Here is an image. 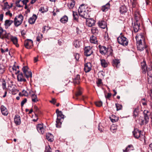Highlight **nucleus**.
Wrapping results in <instances>:
<instances>
[{
  "label": "nucleus",
  "instance_id": "nucleus-1",
  "mask_svg": "<svg viewBox=\"0 0 152 152\" xmlns=\"http://www.w3.org/2000/svg\"><path fill=\"white\" fill-rule=\"evenodd\" d=\"M134 18L135 20L134 24H133V28L134 31L135 32H137L139 29L140 26V21L141 20L140 15L138 13L137 14H134Z\"/></svg>",
  "mask_w": 152,
  "mask_h": 152
},
{
  "label": "nucleus",
  "instance_id": "nucleus-2",
  "mask_svg": "<svg viewBox=\"0 0 152 152\" xmlns=\"http://www.w3.org/2000/svg\"><path fill=\"white\" fill-rule=\"evenodd\" d=\"M57 118L56 120V126L57 128H60L61 127L62 120L64 119V115L63 114L61 111H59L58 109L56 110Z\"/></svg>",
  "mask_w": 152,
  "mask_h": 152
},
{
  "label": "nucleus",
  "instance_id": "nucleus-3",
  "mask_svg": "<svg viewBox=\"0 0 152 152\" xmlns=\"http://www.w3.org/2000/svg\"><path fill=\"white\" fill-rule=\"evenodd\" d=\"M118 42L123 46H126L128 45V39L124 36L121 35L117 38Z\"/></svg>",
  "mask_w": 152,
  "mask_h": 152
},
{
  "label": "nucleus",
  "instance_id": "nucleus-4",
  "mask_svg": "<svg viewBox=\"0 0 152 152\" xmlns=\"http://www.w3.org/2000/svg\"><path fill=\"white\" fill-rule=\"evenodd\" d=\"M23 17L21 14L19 15L16 16L14 18L13 22L16 27H18L22 23L23 20Z\"/></svg>",
  "mask_w": 152,
  "mask_h": 152
},
{
  "label": "nucleus",
  "instance_id": "nucleus-5",
  "mask_svg": "<svg viewBox=\"0 0 152 152\" xmlns=\"http://www.w3.org/2000/svg\"><path fill=\"white\" fill-rule=\"evenodd\" d=\"M149 111L147 110H145L143 113L144 115V119L142 120L140 123L141 125H143L147 124L149 121V117L148 115Z\"/></svg>",
  "mask_w": 152,
  "mask_h": 152
},
{
  "label": "nucleus",
  "instance_id": "nucleus-6",
  "mask_svg": "<svg viewBox=\"0 0 152 152\" xmlns=\"http://www.w3.org/2000/svg\"><path fill=\"white\" fill-rule=\"evenodd\" d=\"M141 132V131L137 129H135L132 132L133 135L135 138L138 139L140 137L144 139L145 136Z\"/></svg>",
  "mask_w": 152,
  "mask_h": 152
},
{
  "label": "nucleus",
  "instance_id": "nucleus-7",
  "mask_svg": "<svg viewBox=\"0 0 152 152\" xmlns=\"http://www.w3.org/2000/svg\"><path fill=\"white\" fill-rule=\"evenodd\" d=\"M9 34H7L6 31L4 30L1 27H0V38L2 39L4 38L9 39Z\"/></svg>",
  "mask_w": 152,
  "mask_h": 152
},
{
  "label": "nucleus",
  "instance_id": "nucleus-8",
  "mask_svg": "<svg viewBox=\"0 0 152 152\" xmlns=\"http://www.w3.org/2000/svg\"><path fill=\"white\" fill-rule=\"evenodd\" d=\"M137 49L140 51L143 50L146 48L147 46L145 44V42L137 43Z\"/></svg>",
  "mask_w": 152,
  "mask_h": 152
},
{
  "label": "nucleus",
  "instance_id": "nucleus-9",
  "mask_svg": "<svg viewBox=\"0 0 152 152\" xmlns=\"http://www.w3.org/2000/svg\"><path fill=\"white\" fill-rule=\"evenodd\" d=\"M136 39L137 43L145 42V38L144 36V34L141 33L137 34L136 36Z\"/></svg>",
  "mask_w": 152,
  "mask_h": 152
},
{
  "label": "nucleus",
  "instance_id": "nucleus-10",
  "mask_svg": "<svg viewBox=\"0 0 152 152\" xmlns=\"http://www.w3.org/2000/svg\"><path fill=\"white\" fill-rule=\"evenodd\" d=\"M24 45L26 48L30 49L33 46V41L31 39H26L24 41Z\"/></svg>",
  "mask_w": 152,
  "mask_h": 152
},
{
  "label": "nucleus",
  "instance_id": "nucleus-11",
  "mask_svg": "<svg viewBox=\"0 0 152 152\" xmlns=\"http://www.w3.org/2000/svg\"><path fill=\"white\" fill-rule=\"evenodd\" d=\"M8 89L10 93L12 94H15L18 92V91L16 88V86L15 85H12L9 86Z\"/></svg>",
  "mask_w": 152,
  "mask_h": 152
},
{
  "label": "nucleus",
  "instance_id": "nucleus-12",
  "mask_svg": "<svg viewBox=\"0 0 152 152\" xmlns=\"http://www.w3.org/2000/svg\"><path fill=\"white\" fill-rule=\"evenodd\" d=\"M93 53L91 47H86L85 48V54L87 56H90Z\"/></svg>",
  "mask_w": 152,
  "mask_h": 152
},
{
  "label": "nucleus",
  "instance_id": "nucleus-13",
  "mask_svg": "<svg viewBox=\"0 0 152 152\" xmlns=\"http://www.w3.org/2000/svg\"><path fill=\"white\" fill-rule=\"evenodd\" d=\"M38 132L40 134H43L45 131L43 124H39L36 126Z\"/></svg>",
  "mask_w": 152,
  "mask_h": 152
},
{
  "label": "nucleus",
  "instance_id": "nucleus-14",
  "mask_svg": "<svg viewBox=\"0 0 152 152\" xmlns=\"http://www.w3.org/2000/svg\"><path fill=\"white\" fill-rule=\"evenodd\" d=\"M91 64L90 62L86 63L84 65V70L85 72H89L91 69Z\"/></svg>",
  "mask_w": 152,
  "mask_h": 152
},
{
  "label": "nucleus",
  "instance_id": "nucleus-15",
  "mask_svg": "<svg viewBox=\"0 0 152 152\" xmlns=\"http://www.w3.org/2000/svg\"><path fill=\"white\" fill-rule=\"evenodd\" d=\"M86 22L88 26L91 27L94 25L95 21L92 19L88 18L86 20Z\"/></svg>",
  "mask_w": 152,
  "mask_h": 152
},
{
  "label": "nucleus",
  "instance_id": "nucleus-16",
  "mask_svg": "<svg viewBox=\"0 0 152 152\" xmlns=\"http://www.w3.org/2000/svg\"><path fill=\"white\" fill-rule=\"evenodd\" d=\"M1 113L4 115L6 116L8 113L7 108L4 106L2 105L1 107Z\"/></svg>",
  "mask_w": 152,
  "mask_h": 152
},
{
  "label": "nucleus",
  "instance_id": "nucleus-17",
  "mask_svg": "<svg viewBox=\"0 0 152 152\" xmlns=\"http://www.w3.org/2000/svg\"><path fill=\"white\" fill-rule=\"evenodd\" d=\"M18 81L19 82H25L26 81V79L24 78L23 74L21 73L19 74L17 76Z\"/></svg>",
  "mask_w": 152,
  "mask_h": 152
},
{
  "label": "nucleus",
  "instance_id": "nucleus-18",
  "mask_svg": "<svg viewBox=\"0 0 152 152\" xmlns=\"http://www.w3.org/2000/svg\"><path fill=\"white\" fill-rule=\"evenodd\" d=\"M98 24L99 27L102 28H105L107 27L106 23L104 20L99 21Z\"/></svg>",
  "mask_w": 152,
  "mask_h": 152
},
{
  "label": "nucleus",
  "instance_id": "nucleus-19",
  "mask_svg": "<svg viewBox=\"0 0 152 152\" xmlns=\"http://www.w3.org/2000/svg\"><path fill=\"white\" fill-rule=\"evenodd\" d=\"M88 10H86L85 12L80 13L79 15L82 17L87 19L90 17V15L88 14Z\"/></svg>",
  "mask_w": 152,
  "mask_h": 152
},
{
  "label": "nucleus",
  "instance_id": "nucleus-20",
  "mask_svg": "<svg viewBox=\"0 0 152 152\" xmlns=\"http://www.w3.org/2000/svg\"><path fill=\"white\" fill-rule=\"evenodd\" d=\"M108 49L105 47L101 46L99 48V51L102 54H105L107 53Z\"/></svg>",
  "mask_w": 152,
  "mask_h": 152
},
{
  "label": "nucleus",
  "instance_id": "nucleus-21",
  "mask_svg": "<svg viewBox=\"0 0 152 152\" xmlns=\"http://www.w3.org/2000/svg\"><path fill=\"white\" fill-rule=\"evenodd\" d=\"M37 18V16L35 14H34L33 15L29 18L28 20V22L31 24H34Z\"/></svg>",
  "mask_w": 152,
  "mask_h": 152
},
{
  "label": "nucleus",
  "instance_id": "nucleus-22",
  "mask_svg": "<svg viewBox=\"0 0 152 152\" xmlns=\"http://www.w3.org/2000/svg\"><path fill=\"white\" fill-rule=\"evenodd\" d=\"M14 122L16 124L18 125L20 124L21 123L20 116L17 114L15 115L14 118Z\"/></svg>",
  "mask_w": 152,
  "mask_h": 152
},
{
  "label": "nucleus",
  "instance_id": "nucleus-23",
  "mask_svg": "<svg viewBox=\"0 0 152 152\" xmlns=\"http://www.w3.org/2000/svg\"><path fill=\"white\" fill-rule=\"evenodd\" d=\"M73 45L76 48L80 47L81 45V42L78 39L75 40L73 42Z\"/></svg>",
  "mask_w": 152,
  "mask_h": 152
},
{
  "label": "nucleus",
  "instance_id": "nucleus-24",
  "mask_svg": "<svg viewBox=\"0 0 152 152\" xmlns=\"http://www.w3.org/2000/svg\"><path fill=\"white\" fill-rule=\"evenodd\" d=\"M13 44L15 45L16 47H18L19 46L18 44V39L16 37L12 36L10 38Z\"/></svg>",
  "mask_w": 152,
  "mask_h": 152
},
{
  "label": "nucleus",
  "instance_id": "nucleus-25",
  "mask_svg": "<svg viewBox=\"0 0 152 152\" xmlns=\"http://www.w3.org/2000/svg\"><path fill=\"white\" fill-rule=\"evenodd\" d=\"M86 10L84 5L82 4L79 7L78 11L79 14H80V13L85 12Z\"/></svg>",
  "mask_w": 152,
  "mask_h": 152
},
{
  "label": "nucleus",
  "instance_id": "nucleus-26",
  "mask_svg": "<svg viewBox=\"0 0 152 152\" xmlns=\"http://www.w3.org/2000/svg\"><path fill=\"white\" fill-rule=\"evenodd\" d=\"M0 86H1L4 90L6 89V81L3 79H0Z\"/></svg>",
  "mask_w": 152,
  "mask_h": 152
},
{
  "label": "nucleus",
  "instance_id": "nucleus-27",
  "mask_svg": "<svg viewBox=\"0 0 152 152\" xmlns=\"http://www.w3.org/2000/svg\"><path fill=\"white\" fill-rule=\"evenodd\" d=\"M151 72H152V69L148 71V82L150 84L152 83V76L151 74Z\"/></svg>",
  "mask_w": 152,
  "mask_h": 152
},
{
  "label": "nucleus",
  "instance_id": "nucleus-28",
  "mask_svg": "<svg viewBox=\"0 0 152 152\" xmlns=\"http://www.w3.org/2000/svg\"><path fill=\"white\" fill-rule=\"evenodd\" d=\"M47 139L50 142H52L53 140V136L50 133H48L46 134Z\"/></svg>",
  "mask_w": 152,
  "mask_h": 152
},
{
  "label": "nucleus",
  "instance_id": "nucleus-29",
  "mask_svg": "<svg viewBox=\"0 0 152 152\" xmlns=\"http://www.w3.org/2000/svg\"><path fill=\"white\" fill-rule=\"evenodd\" d=\"M119 60L117 59L114 60L113 61V65L114 67H118L120 65Z\"/></svg>",
  "mask_w": 152,
  "mask_h": 152
},
{
  "label": "nucleus",
  "instance_id": "nucleus-30",
  "mask_svg": "<svg viewBox=\"0 0 152 152\" xmlns=\"http://www.w3.org/2000/svg\"><path fill=\"white\" fill-rule=\"evenodd\" d=\"M134 149V147L132 145H129L125 150H123V152H128Z\"/></svg>",
  "mask_w": 152,
  "mask_h": 152
},
{
  "label": "nucleus",
  "instance_id": "nucleus-31",
  "mask_svg": "<svg viewBox=\"0 0 152 152\" xmlns=\"http://www.w3.org/2000/svg\"><path fill=\"white\" fill-rule=\"evenodd\" d=\"M110 4L108 3H107L105 5H104L102 7V10L103 12H105L107 11L108 9L110 8Z\"/></svg>",
  "mask_w": 152,
  "mask_h": 152
},
{
  "label": "nucleus",
  "instance_id": "nucleus-32",
  "mask_svg": "<svg viewBox=\"0 0 152 152\" xmlns=\"http://www.w3.org/2000/svg\"><path fill=\"white\" fill-rule=\"evenodd\" d=\"M90 41L92 43L96 44L97 42V39L96 37L92 35L90 38Z\"/></svg>",
  "mask_w": 152,
  "mask_h": 152
},
{
  "label": "nucleus",
  "instance_id": "nucleus-33",
  "mask_svg": "<svg viewBox=\"0 0 152 152\" xmlns=\"http://www.w3.org/2000/svg\"><path fill=\"white\" fill-rule=\"evenodd\" d=\"M68 20V17L66 15H64L62 17L60 20L61 22L63 23H66Z\"/></svg>",
  "mask_w": 152,
  "mask_h": 152
},
{
  "label": "nucleus",
  "instance_id": "nucleus-34",
  "mask_svg": "<svg viewBox=\"0 0 152 152\" xmlns=\"http://www.w3.org/2000/svg\"><path fill=\"white\" fill-rule=\"evenodd\" d=\"M80 76L79 75H77L76 77L74 80V83L75 84H78L80 83Z\"/></svg>",
  "mask_w": 152,
  "mask_h": 152
},
{
  "label": "nucleus",
  "instance_id": "nucleus-35",
  "mask_svg": "<svg viewBox=\"0 0 152 152\" xmlns=\"http://www.w3.org/2000/svg\"><path fill=\"white\" fill-rule=\"evenodd\" d=\"M75 5V1L74 0H72L71 2H69L67 6L69 9H72L74 7Z\"/></svg>",
  "mask_w": 152,
  "mask_h": 152
},
{
  "label": "nucleus",
  "instance_id": "nucleus-36",
  "mask_svg": "<svg viewBox=\"0 0 152 152\" xmlns=\"http://www.w3.org/2000/svg\"><path fill=\"white\" fill-rule=\"evenodd\" d=\"M100 60L101 65L103 67H106L107 66V63L105 60L104 59H101Z\"/></svg>",
  "mask_w": 152,
  "mask_h": 152
},
{
  "label": "nucleus",
  "instance_id": "nucleus-37",
  "mask_svg": "<svg viewBox=\"0 0 152 152\" xmlns=\"http://www.w3.org/2000/svg\"><path fill=\"white\" fill-rule=\"evenodd\" d=\"M127 9L126 7L124 5L122 6L120 8V12L121 14L126 12Z\"/></svg>",
  "mask_w": 152,
  "mask_h": 152
},
{
  "label": "nucleus",
  "instance_id": "nucleus-38",
  "mask_svg": "<svg viewBox=\"0 0 152 152\" xmlns=\"http://www.w3.org/2000/svg\"><path fill=\"white\" fill-rule=\"evenodd\" d=\"M48 10V9L47 7L46 6L45 7H41L39 9V10L42 13L47 12Z\"/></svg>",
  "mask_w": 152,
  "mask_h": 152
},
{
  "label": "nucleus",
  "instance_id": "nucleus-39",
  "mask_svg": "<svg viewBox=\"0 0 152 152\" xmlns=\"http://www.w3.org/2000/svg\"><path fill=\"white\" fill-rule=\"evenodd\" d=\"M32 101L34 102H36L38 101L37 96L34 94H32L31 96Z\"/></svg>",
  "mask_w": 152,
  "mask_h": 152
},
{
  "label": "nucleus",
  "instance_id": "nucleus-40",
  "mask_svg": "<svg viewBox=\"0 0 152 152\" xmlns=\"http://www.w3.org/2000/svg\"><path fill=\"white\" fill-rule=\"evenodd\" d=\"M26 78H28L29 77L31 78L32 77L31 72L30 71H28L26 72L23 73Z\"/></svg>",
  "mask_w": 152,
  "mask_h": 152
},
{
  "label": "nucleus",
  "instance_id": "nucleus-41",
  "mask_svg": "<svg viewBox=\"0 0 152 152\" xmlns=\"http://www.w3.org/2000/svg\"><path fill=\"white\" fill-rule=\"evenodd\" d=\"M77 91L76 93L75 96L77 97L78 96L82 94L81 91L82 88L79 86L77 88Z\"/></svg>",
  "mask_w": 152,
  "mask_h": 152
},
{
  "label": "nucleus",
  "instance_id": "nucleus-42",
  "mask_svg": "<svg viewBox=\"0 0 152 152\" xmlns=\"http://www.w3.org/2000/svg\"><path fill=\"white\" fill-rule=\"evenodd\" d=\"M141 66L143 71H145L146 70L148 71L146 66V63L145 62L143 61V62L141 63Z\"/></svg>",
  "mask_w": 152,
  "mask_h": 152
},
{
  "label": "nucleus",
  "instance_id": "nucleus-43",
  "mask_svg": "<svg viewBox=\"0 0 152 152\" xmlns=\"http://www.w3.org/2000/svg\"><path fill=\"white\" fill-rule=\"evenodd\" d=\"M91 32L92 34L96 35L97 34L98 31L96 28L93 27L91 29Z\"/></svg>",
  "mask_w": 152,
  "mask_h": 152
},
{
  "label": "nucleus",
  "instance_id": "nucleus-44",
  "mask_svg": "<svg viewBox=\"0 0 152 152\" xmlns=\"http://www.w3.org/2000/svg\"><path fill=\"white\" fill-rule=\"evenodd\" d=\"M13 22V20H7L5 22V25L6 26H9Z\"/></svg>",
  "mask_w": 152,
  "mask_h": 152
},
{
  "label": "nucleus",
  "instance_id": "nucleus-45",
  "mask_svg": "<svg viewBox=\"0 0 152 152\" xmlns=\"http://www.w3.org/2000/svg\"><path fill=\"white\" fill-rule=\"evenodd\" d=\"M112 117H110V118L112 122H115L118 121V119L117 117H116L115 115H112Z\"/></svg>",
  "mask_w": 152,
  "mask_h": 152
},
{
  "label": "nucleus",
  "instance_id": "nucleus-46",
  "mask_svg": "<svg viewBox=\"0 0 152 152\" xmlns=\"http://www.w3.org/2000/svg\"><path fill=\"white\" fill-rule=\"evenodd\" d=\"M12 69L14 73L15 74L18 73L20 72L19 70H17L16 66L15 65H13V67H12Z\"/></svg>",
  "mask_w": 152,
  "mask_h": 152
},
{
  "label": "nucleus",
  "instance_id": "nucleus-47",
  "mask_svg": "<svg viewBox=\"0 0 152 152\" xmlns=\"http://www.w3.org/2000/svg\"><path fill=\"white\" fill-rule=\"evenodd\" d=\"M73 16L74 20H78V16L76 12L73 11Z\"/></svg>",
  "mask_w": 152,
  "mask_h": 152
},
{
  "label": "nucleus",
  "instance_id": "nucleus-48",
  "mask_svg": "<svg viewBox=\"0 0 152 152\" xmlns=\"http://www.w3.org/2000/svg\"><path fill=\"white\" fill-rule=\"evenodd\" d=\"M28 94L27 92L24 90L22 91V93H19V95L20 96H28Z\"/></svg>",
  "mask_w": 152,
  "mask_h": 152
},
{
  "label": "nucleus",
  "instance_id": "nucleus-49",
  "mask_svg": "<svg viewBox=\"0 0 152 152\" xmlns=\"http://www.w3.org/2000/svg\"><path fill=\"white\" fill-rule=\"evenodd\" d=\"M139 112V109L138 108H135L134 110L133 115L135 117H136L138 114Z\"/></svg>",
  "mask_w": 152,
  "mask_h": 152
},
{
  "label": "nucleus",
  "instance_id": "nucleus-50",
  "mask_svg": "<svg viewBox=\"0 0 152 152\" xmlns=\"http://www.w3.org/2000/svg\"><path fill=\"white\" fill-rule=\"evenodd\" d=\"M5 71V67L2 65H0V74H2Z\"/></svg>",
  "mask_w": 152,
  "mask_h": 152
},
{
  "label": "nucleus",
  "instance_id": "nucleus-51",
  "mask_svg": "<svg viewBox=\"0 0 152 152\" xmlns=\"http://www.w3.org/2000/svg\"><path fill=\"white\" fill-rule=\"evenodd\" d=\"M115 106L117 108L116 110L117 111L121 110L122 107V106L121 105L118 103L115 104Z\"/></svg>",
  "mask_w": 152,
  "mask_h": 152
},
{
  "label": "nucleus",
  "instance_id": "nucleus-52",
  "mask_svg": "<svg viewBox=\"0 0 152 152\" xmlns=\"http://www.w3.org/2000/svg\"><path fill=\"white\" fill-rule=\"evenodd\" d=\"M111 131L113 133L115 132L116 127L114 125H112L110 128Z\"/></svg>",
  "mask_w": 152,
  "mask_h": 152
},
{
  "label": "nucleus",
  "instance_id": "nucleus-53",
  "mask_svg": "<svg viewBox=\"0 0 152 152\" xmlns=\"http://www.w3.org/2000/svg\"><path fill=\"white\" fill-rule=\"evenodd\" d=\"M141 102L144 106L146 105H147V101H146L145 99L144 98L142 99Z\"/></svg>",
  "mask_w": 152,
  "mask_h": 152
},
{
  "label": "nucleus",
  "instance_id": "nucleus-54",
  "mask_svg": "<svg viewBox=\"0 0 152 152\" xmlns=\"http://www.w3.org/2000/svg\"><path fill=\"white\" fill-rule=\"evenodd\" d=\"M10 8L9 5L8 4L7 2H5L4 4V7L3 8V9L5 10L7 8Z\"/></svg>",
  "mask_w": 152,
  "mask_h": 152
},
{
  "label": "nucleus",
  "instance_id": "nucleus-55",
  "mask_svg": "<svg viewBox=\"0 0 152 152\" xmlns=\"http://www.w3.org/2000/svg\"><path fill=\"white\" fill-rule=\"evenodd\" d=\"M95 104L96 106L100 107L102 105V102L101 101L96 102L95 103Z\"/></svg>",
  "mask_w": 152,
  "mask_h": 152
},
{
  "label": "nucleus",
  "instance_id": "nucleus-56",
  "mask_svg": "<svg viewBox=\"0 0 152 152\" xmlns=\"http://www.w3.org/2000/svg\"><path fill=\"white\" fill-rule=\"evenodd\" d=\"M20 1H21V0H18L16 1L15 4H16V6L17 7H22V6L20 5V4H19L20 2Z\"/></svg>",
  "mask_w": 152,
  "mask_h": 152
},
{
  "label": "nucleus",
  "instance_id": "nucleus-57",
  "mask_svg": "<svg viewBox=\"0 0 152 152\" xmlns=\"http://www.w3.org/2000/svg\"><path fill=\"white\" fill-rule=\"evenodd\" d=\"M28 68L26 66H23L22 68V70L23 73L28 71Z\"/></svg>",
  "mask_w": 152,
  "mask_h": 152
},
{
  "label": "nucleus",
  "instance_id": "nucleus-58",
  "mask_svg": "<svg viewBox=\"0 0 152 152\" xmlns=\"http://www.w3.org/2000/svg\"><path fill=\"white\" fill-rule=\"evenodd\" d=\"M77 61H78L79 58V55L78 53H75L74 55Z\"/></svg>",
  "mask_w": 152,
  "mask_h": 152
},
{
  "label": "nucleus",
  "instance_id": "nucleus-59",
  "mask_svg": "<svg viewBox=\"0 0 152 152\" xmlns=\"http://www.w3.org/2000/svg\"><path fill=\"white\" fill-rule=\"evenodd\" d=\"M42 35L40 34V36L39 35L37 37V41L38 42H40V40L42 39Z\"/></svg>",
  "mask_w": 152,
  "mask_h": 152
},
{
  "label": "nucleus",
  "instance_id": "nucleus-60",
  "mask_svg": "<svg viewBox=\"0 0 152 152\" xmlns=\"http://www.w3.org/2000/svg\"><path fill=\"white\" fill-rule=\"evenodd\" d=\"M27 102V99L26 98H25L21 102V107H23L24 104Z\"/></svg>",
  "mask_w": 152,
  "mask_h": 152
},
{
  "label": "nucleus",
  "instance_id": "nucleus-61",
  "mask_svg": "<svg viewBox=\"0 0 152 152\" xmlns=\"http://www.w3.org/2000/svg\"><path fill=\"white\" fill-rule=\"evenodd\" d=\"M1 52L2 53H4V52H7L8 51V49L7 48L6 49H5V50H4L2 48H1Z\"/></svg>",
  "mask_w": 152,
  "mask_h": 152
},
{
  "label": "nucleus",
  "instance_id": "nucleus-62",
  "mask_svg": "<svg viewBox=\"0 0 152 152\" xmlns=\"http://www.w3.org/2000/svg\"><path fill=\"white\" fill-rule=\"evenodd\" d=\"M6 15H9V16L10 17H12V14L10 12V11L9 10L6 13Z\"/></svg>",
  "mask_w": 152,
  "mask_h": 152
},
{
  "label": "nucleus",
  "instance_id": "nucleus-63",
  "mask_svg": "<svg viewBox=\"0 0 152 152\" xmlns=\"http://www.w3.org/2000/svg\"><path fill=\"white\" fill-rule=\"evenodd\" d=\"M102 83V80L101 79H99L97 82V84L98 86H99Z\"/></svg>",
  "mask_w": 152,
  "mask_h": 152
},
{
  "label": "nucleus",
  "instance_id": "nucleus-64",
  "mask_svg": "<svg viewBox=\"0 0 152 152\" xmlns=\"http://www.w3.org/2000/svg\"><path fill=\"white\" fill-rule=\"evenodd\" d=\"M50 103L54 104L56 102V100L55 99L53 98L50 101Z\"/></svg>",
  "mask_w": 152,
  "mask_h": 152
}]
</instances>
